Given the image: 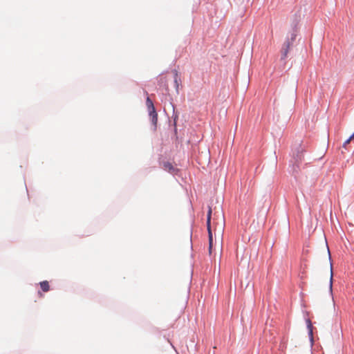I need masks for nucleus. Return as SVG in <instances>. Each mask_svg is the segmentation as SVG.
<instances>
[{
	"label": "nucleus",
	"instance_id": "39448f33",
	"mask_svg": "<svg viewBox=\"0 0 354 354\" xmlns=\"http://www.w3.org/2000/svg\"><path fill=\"white\" fill-rule=\"evenodd\" d=\"M39 285H40L41 290L44 292H48L50 290V286H49L48 281H43L40 282Z\"/></svg>",
	"mask_w": 354,
	"mask_h": 354
},
{
	"label": "nucleus",
	"instance_id": "9b49d317",
	"mask_svg": "<svg viewBox=\"0 0 354 354\" xmlns=\"http://www.w3.org/2000/svg\"><path fill=\"white\" fill-rule=\"evenodd\" d=\"M354 139V133L350 136V140Z\"/></svg>",
	"mask_w": 354,
	"mask_h": 354
},
{
	"label": "nucleus",
	"instance_id": "f257e3e1",
	"mask_svg": "<svg viewBox=\"0 0 354 354\" xmlns=\"http://www.w3.org/2000/svg\"><path fill=\"white\" fill-rule=\"evenodd\" d=\"M146 105L149 111L151 122L154 126H156L158 122V114L156 111L152 100L149 97L146 100Z\"/></svg>",
	"mask_w": 354,
	"mask_h": 354
},
{
	"label": "nucleus",
	"instance_id": "1a4fd4ad",
	"mask_svg": "<svg viewBox=\"0 0 354 354\" xmlns=\"http://www.w3.org/2000/svg\"><path fill=\"white\" fill-rule=\"evenodd\" d=\"M212 248L211 245H209V254H212Z\"/></svg>",
	"mask_w": 354,
	"mask_h": 354
},
{
	"label": "nucleus",
	"instance_id": "423d86ee",
	"mask_svg": "<svg viewBox=\"0 0 354 354\" xmlns=\"http://www.w3.org/2000/svg\"><path fill=\"white\" fill-rule=\"evenodd\" d=\"M159 82H160V83L161 84H164V86H166L167 80H166V79H165V77H163V76H160V77H159Z\"/></svg>",
	"mask_w": 354,
	"mask_h": 354
},
{
	"label": "nucleus",
	"instance_id": "0eeeda50",
	"mask_svg": "<svg viewBox=\"0 0 354 354\" xmlns=\"http://www.w3.org/2000/svg\"><path fill=\"white\" fill-rule=\"evenodd\" d=\"M174 82H175L176 88L178 89V73H177L176 71L175 72Z\"/></svg>",
	"mask_w": 354,
	"mask_h": 354
},
{
	"label": "nucleus",
	"instance_id": "f03ea898",
	"mask_svg": "<svg viewBox=\"0 0 354 354\" xmlns=\"http://www.w3.org/2000/svg\"><path fill=\"white\" fill-rule=\"evenodd\" d=\"M211 215H212V209L209 207L207 218V225L208 230V236H209V245L213 247V235L211 230Z\"/></svg>",
	"mask_w": 354,
	"mask_h": 354
},
{
	"label": "nucleus",
	"instance_id": "7ed1b4c3",
	"mask_svg": "<svg viewBox=\"0 0 354 354\" xmlns=\"http://www.w3.org/2000/svg\"><path fill=\"white\" fill-rule=\"evenodd\" d=\"M290 43L289 41H287L284 43L283 46L281 50V57L282 59H285L287 57V55L289 51Z\"/></svg>",
	"mask_w": 354,
	"mask_h": 354
},
{
	"label": "nucleus",
	"instance_id": "20e7f679",
	"mask_svg": "<svg viewBox=\"0 0 354 354\" xmlns=\"http://www.w3.org/2000/svg\"><path fill=\"white\" fill-rule=\"evenodd\" d=\"M162 167L165 170H166L171 174H174L175 171V168L174 167L172 164L169 162H163L162 164Z\"/></svg>",
	"mask_w": 354,
	"mask_h": 354
},
{
	"label": "nucleus",
	"instance_id": "9d476101",
	"mask_svg": "<svg viewBox=\"0 0 354 354\" xmlns=\"http://www.w3.org/2000/svg\"><path fill=\"white\" fill-rule=\"evenodd\" d=\"M332 279H333V276L331 275L330 276V288L332 289Z\"/></svg>",
	"mask_w": 354,
	"mask_h": 354
},
{
	"label": "nucleus",
	"instance_id": "6e6552de",
	"mask_svg": "<svg viewBox=\"0 0 354 354\" xmlns=\"http://www.w3.org/2000/svg\"><path fill=\"white\" fill-rule=\"evenodd\" d=\"M352 140H350V138L347 139L343 144V147H346L347 145H348Z\"/></svg>",
	"mask_w": 354,
	"mask_h": 354
}]
</instances>
